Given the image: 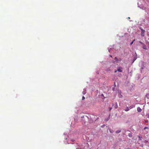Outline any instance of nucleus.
<instances>
[{
    "mask_svg": "<svg viewBox=\"0 0 149 149\" xmlns=\"http://www.w3.org/2000/svg\"><path fill=\"white\" fill-rule=\"evenodd\" d=\"M148 127H145L144 128V130H145L146 129H148Z\"/></svg>",
    "mask_w": 149,
    "mask_h": 149,
    "instance_id": "23",
    "label": "nucleus"
},
{
    "mask_svg": "<svg viewBox=\"0 0 149 149\" xmlns=\"http://www.w3.org/2000/svg\"><path fill=\"white\" fill-rule=\"evenodd\" d=\"M130 19V17H128V19Z\"/></svg>",
    "mask_w": 149,
    "mask_h": 149,
    "instance_id": "33",
    "label": "nucleus"
},
{
    "mask_svg": "<svg viewBox=\"0 0 149 149\" xmlns=\"http://www.w3.org/2000/svg\"><path fill=\"white\" fill-rule=\"evenodd\" d=\"M115 60H116L117 59V58L116 57H115Z\"/></svg>",
    "mask_w": 149,
    "mask_h": 149,
    "instance_id": "29",
    "label": "nucleus"
},
{
    "mask_svg": "<svg viewBox=\"0 0 149 149\" xmlns=\"http://www.w3.org/2000/svg\"><path fill=\"white\" fill-rule=\"evenodd\" d=\"M122 68L121 67H119L117 69V71L119 72H122L123 71Z\"/></svg>",
    "mask_w": 149,
    "mask_h": 149,
    "instance_id": "7",
    "label": "nucleus"
},
{
    "mask_svg": "<svg viewBox=\"0 0 149 149\" xmlns=\"http://www.w3.org/2000/svg\"><path fill=\"white\" fill-rule=\"evenodd\" d=\"M114 86H116V85H115V84Z\"/></svg>",
    "mask_w": 149,
    "mask_h": 149,
    "instance_id": "36",
    "label": "nucleus"
},
{
    "mask_svg": "<svg viewBox=\"0 0 149 149\" xmlns=\"http://www.w3.org/2000/svg\"><path fill=\"white\" fill-rule=\"evenodd\" d=\"M132 134L131 133H129L128 134V136L130 137H132Z\"/></svg>",
    "mask_w": 149,
    "mask_h": 149,
    "instance_id": "18",
    "label": "nucleus"
},
{
    "mask_svg": "<svg viewBox=\"0 0 149 149\" xmlns=\"http://www.w3.org/2000/svg\"><path fill=\"white\" fill-rule=\"evenodd\" d=\"M137 111L139 112H141L142 110L139 107H138L137 108Z\"/></svg>",
    "mask_w": 149,
    "mask_h": 149,
    "instance_id": "10",
    "label": "nucleus"
},
{
    "mask_svg": "<svg viewBox=\"0 0 149 149\" xmlns=\"http://www.w3.org/2000/svg\"><path fill=\"white\" fill-rule=\"evenodd\" d=\"M139 139L140 140H141L142 139V137L141 136H139Z\"/></svg>",
    "mask_w": 149,
    "mask_h": 149,
    "instance_id": "22",
    "label": "nucleus"
},
{
    "mask_svg": "<svg viewBox=\"0 0 149 149\" xmlns=\"http://www.w3.org/2000/svg\"><path fill=\"white\" fill-rule=\"evenodd\" d=\"M130 110L129 108L128 107H126L124 109V110L126 111H128Z\"/></svg>",
    "mask_w": 149,
    "mask_h": 149,
    "instance_id": "11",
    "label": "nucleus"
},
{
    "mask_svg": "<svg viewBox=\"0 0 149 149\" xmlns=\"http://www.w3.org/2000/svg\"><path fill=\"white\" fill-rule=\"evenodd\" d=\"M101 96H103V94H102L101 95Z\"/></svg>",
    "mask_w": 149,
    "mask_h": 149,
    "instance_id": "30",
    "label": "nucleus"
},
{
    "mask_svg": "<svg viewBox=\"0 0 149 149\" xmlns=\"http://www.w3.org/2000/svg\"><path fill=\"white\" fill-rule=\"evenodd\" d=\"M120 132H121L120 130H118L116 132V133L118 134V133H120Z\"/></svg>",
    "mask_w": 149,
    "mask_h": 149,
    "instance_id": "15",
    "label": "nucleus"
},
{
    "mask_svg": "<svg viewBox=\"0 0 149 149\" xmlns=\"http://www.w3.org/2000/svg\"><path fill=\"white\" fill-rule=\"evenodd\" d=\"M65 139H66V140H67V137H66V138H65Z\"/></svg>",
    "mask_w": 149,
    "mask_h": 149,
    "instance_id": "35",
    "label": "nucleus"
},
{
    "mask_svg": "<svg viewBox=\"0 0 149 149\" xmlns=\"http://www.w3.org/2000/svg\"><path fill=\"white\" fill-rule=\"evenodd\" d=\"M109 131L111 133H113L114 132V131L113 130H112L111 129H109Z\"/></svg>",
    "mask_w": 149,
    "mask_h": 149,
    "instance_id": "16",
    "label": "nucleus"
},
{
    "mask_svg": "<svg viewBox=\"0 0 149 149\" xmlns=\"http://www.w3.org/2000/svg\"><path fill=\"white\" fill-rule=\"evenodd\" d=\"M110 118V116H109L108 118H106L105 119V121H106V122H107V121H108L109 120Z\"/></svg>",
    "mask_w": 149,
    "mask_h": 149,
    "instance_id": "14",
    "label": "nucleus"
},
{
    "mask_svg": "<svg viewBox=\"0 0 149 149\" xmlns=\"http://www.w3.org/2000/svg\"><path fill=\"white\" fill-rule=\"evenodd\" d=\"M108 49L109 52L110 53H112L113 51V48L112 47H109L108 48Z\"/></svg>",
    "mask_w": 149,
    "mask_h": 149,
    "instance_id": "5",
    "label": "nucleus"
},
{
    "mask_svg": "<svg viewBox=\"0 0 149 149\" xmlns=\"http://www.w3.org/2000/svg\"><path fill=\"white\" fill-rule=\"evenodd\" d=\"M112 89L113 91H116L114 87L112 88Z\"/></svg>",
    "mask_w": 149,
    "mask_h": 149,
    "instance_id": "20",
    "label": "nucleus"
},
{
    "mask_svg": "<svg viewBox=\"0 0 149 149\" xmlns=\"http://www.w3.org/2000/svg\"><path fill=\"white\" fill-rule=\"evenodd\" d=\"M74 140H72V142H74Z\"/></svg>",
    "mask_w": 149,
    "mask_h": 149,
    "instance_id": "34",
    "label": "nucleus"
},
{
    "mask_svg": "<svg viewBox=\"0 0 149 149\" xmlns=\"http://www.w3.org/2000/svg\"><path fill=\"white\" fill-rule=\"evenodd\" d=\"M117 72V71H116V70H115V71H114V72L115 73V72Z\"/></svg>",
    "mask_w": 149,
    "mask_h": 149,
    "instance_id": "31",
    "label": "nucleus"
},
{
    "mask_svg": "<svg viewBox=\"0 0 149 149\" xmlns=\"http://www.w3.org/2000/svg\"><path fill=\"white\" fill-rule=\"evenodd\" d=\"M140 29L141 30V35L142 37H143L145 35V33L146 32L145 30L143 29L141 27L140 28Z\"/></svg>",
    "mask_w": 149,
    "mask_h": 149,
    "instance_id": "3",
    "label": "nucleus"
},
{
    "mask_svg": "<svg viewBox=\"0 0 149 149\" xmlns=\"http://www.w3.org/2000/svg\"><path fill=\"white\" fill-rule=\"evenodd\" d=\"M76 149H80L79 148H77Z\"/></svg>",
    "mask_w": 149,
    "mask_h": 149,
    "instance_id": "32",
    "label": "nucleus"
},
{
    "mask_svg": "<svg viewBox=\"0 0 149 149\" xmlns=\"http://www.w3.org/2000/svg\"><path fill=\"white\" fill-rule=\"evenodd\" d=\"M135 39H134V40H133V41L130 43V44L131 45H132L133 43L135 41Z\"/></svg>",
    "mask_w": 149,
    "mask_h": 149,
    "instance_id": "19",
    "label": "nucleus"
},
{
    "mask_svg": "<svg viewBox=\"0 0 149 149\" xmlns=\"http://www.w3.org/2000/svg\"><path fill=\"white\" fill-rule=\"evenodd\" d=\"M142 48L144 49L147 50L148 49L147 48V46L145 45L144 44H143L142 45Z\"/></svg>",
    "mask_w": 149,
    "mask_h": 149,
    "instance_id": "8",
    "label": "nucleus"
},
{
    "mask_svg": "<svg viewBox=\"0 0 149 149\" xmlns=\"http://www.w3.org/2000/svg\"><path fill=\"white\" fill-rule=\"evenodd\" d=\"M137 55L136 53H135L134 54H133L132 56V58L133 59V61L132 63H134V61L136 60V59L137 58Z\"/></svg>",
    "mask_w": 149,
    "mask_h": 149,
    "instance_id": "2",
    "label": "nucleus"
},
{
    "mask_svg": "<svg viewBox=\"0 0 149 149\" xmlns=\"http://www.w3.org/2000/svg\"><path fill=\"white\" fill-rule=\"evenodd\" d=\"M144 143H148V142L147 141L145 140V141H144Z\"/></svg>",
    "mask_w": 149,
    "mask_h": 149,
    "instance_id": "21",
    "label": "nucleus"
},
{
    "mask_svg": "<svg viewBox=\"0 0 149 149\" xmlns=\"http://www.w3.org/2000/svg\"><path fill=\"white\" fill-rule=\"evenodd\" d=\"M84 117H85V116H81V118H84Z\"/></svg>",
    "mask_w": 149,
    "mask_h": 149,
    "instance_id": "27",
    "label": "nucleus"
},
{
    "mask_svg": "<svg viewBox=\"0 0 149 149\" xmlns=\"http://www.w3.org/2000/svg\"><path fill=\"white\" fill-rule=\"evenodd\" d=\"M84 99H85V97L83 96V97H82V100H84Z\"/></svg>",
    "mask_w": 149,
    "mask_h": 149,
    "instance_id": "25",
    "label": "nucleus"
},
{
    "mask_svg": "<svg viewBox=\"0 0 149 149\" xmlns=\"http://www.w3.org/2000/svg\"><path fill=\"white\" fill-rule=\"evenodd\" d=\"M86 88H85L84 89L83 91L82 92V93L84 95H85L86 93Z\"/></svg>",
    "mask_w": 149,
    "mask_h": 149,
    "instance_id": "9",
    "label": "nucleus"
},
{
    "mask_svg": "<svg viewBox=\"0 0 149 149\" xmlns=\"http://www.w3.org/2000/svg\"><path fill=\"white\" fill-rule=\"evenodd\" d=\"M145 97H146L147 99H149V93H147Z\"/></svg>",
    "mask_w": 149,
    "mask_h": 149,
    "instance_id": "13",
    "label": "nucleus"
},
{
    "mask_svg": "<svg viewBox=\"0 0 149 149\" xmlns=\"http://www.w3.org/2000/svg\"><path fill=\"white\" fill-rule=\"evenodd\" d=\"M112 109V107H110V108H109V110H111Z\"/></svg>",
    "mask_w": 149,
    "mask_h": 149,
    "instance_id": "28",
    "label": "nucleus"
},
{
    "mask_svg": "<svg viewBox=\"0 0 149 149\" xmlns=\"http://www.w3.org/2000/svg\"><path fill=\"white\" fill-rule=\"evenodd\" d=\"M139 42V43H140L141 44H142V45H143V44H144L142 42H140H140Z\"/></svg>",
    "mask_w": 149,
    "mask_h": 149,
    "instance_id": "24",
    "label": "nucleus"
},
{
    "mask_svg": "<svg viewBox=\"0 0 149 149\" xmlns=\"http://www.w3.org/2000/svg\"><path fill=\"white\" fill-rule=\"evenodd\" d=\"M134 105H132L129 107V109H131L132 108H134Z\"/></svg>",
    "mask_w": 149,
    "mask_h": 149,
    "instance_id": "12",
    "label": "nucleus"
},
{
    "mask_svg": "<svg viewBox=\"0 0 149 149\" xmlns=\"http://www.w3.org/2000/svg\"><path fill=\"white\" fill-rule=\"evenodd\" d=\"M64 142L65 143V144H67V143H68V144L69 143L68 142V141H67V142H66L65 141H64Z\"/></svg>",
    "mask_w": 149,
    "mask_h": 149,
    "instance_id": "26",
    "label": "nucleus"
},
{
    "mask_svg": "<svg viewBox=\"0 0 149 149\" xmlns=\"http://www.w3.org/2000/svg\"><path fill=\"white\" fill-rule=\"evenodd\" d=\"M138 6L140 8L143 10H145V12L148 13L149 11H148V8L146 7L143 6V5L141 4L140 2H138L137 3Z\"/></svg>",
    "mask_w": 149,
    "mask_h": 149,
    "instance_id": "1",
    "label": "nucleus"
},
{
    "mask_svg": "<svg viewBox=\"0 0 149 149\" xmlns=\"http://www.w3.org/2000/svg\"><path fill=\"white\" fill-rule=\"evenodd\" d=\"M85 116L86 118H87L88 119V121L90 123H92L93 122V120L92 119V117L91 116L90 117L91 118L90 119H89V117L88 116Z\"/></svg>",
    "mask_w": 149,
    "mask_h": 149,
    "instance_id": "4",
    "label": "nucleus"
},
{
    "mask_svg": "<svg viewBox=\"0 0 149 149\" xmlns=\"http://www.w3.org/2000/svg\"><path fill=\"white\" fill-rule=\"evenodd\" d=\"M118 92L119 93L118 97L119 98H121L123 97V96L121 94V91L119 90H117Z\"/></svg>",
    "mask_w": 149,
    "mask_h": 149,
    "instance_id": "6",
    "label": "nucleus"
},
{
    "mask_svg": "<svg viewBox=\"0 0 149 149\" xmlns=\"http://www.w3.org/2000/svg\"><path fill=\"white\" fill-rule=\"evenodd\" d=\"M116 104L114 106V108L115 109H116V108H117V107H118V105H117V103H116Z\"/></svg>",
    "mask_w": 149,
    "mask_h": 149,
    "instance_id": "17",
    "label": "nucleus"
}]
</instances>
